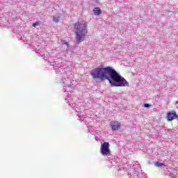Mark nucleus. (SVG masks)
<instances>
[{
	"label": "nucleus",
	"instance_id": "1",
	"mask_svg": "<svg viewBox=\"0 0 178 178\" xmlns=\"http://www.w3.org/2000/svg\"><path fill=\"white\" fill-rule=\"evenodd\" d=\"M90 75L95 80H108L111 87H129V82L112 67L95 68Z\"/></svg>",
	"mask_w": 178,
	"mask_h": 178
},
{
	"label": "nucleus",
	"instance_id": "2",
	"mask_svg": "<svg viewBox=\"0 0 178 178\" xmlns=\"http://www.w3.org/2000/svg\"><path fill=\"white\" fill-rule=\"evenodd\" d=\"M63 83L65 84V86H63L64 92L65 93V95H67L65 98V101L67 104H69V106H71V108H75L74 111L76 112H78V113H80V108L76 107V104L73 103V97H72V82L70 81V79L69 77L65 79V78L63 79Z\"/></svg>",
	"mask_w": 178,
	"mask_h": 178
},
{
	"label": "nucleus",
	"instance_id": "3",
	"mask_svg": "<svg viewBox=\"0 0 178 178\" xmlns=\"http://www.w3.org/2000/svg\"><path fill=\"white\" fill-rule=\"evenodd\" d=\"M87 27H88L87 22H77L74 24L76 42H83L86 40V37H87L88 33Z\"/></svg>",
	"mask_w": 178,
	"mask_h": 178
},
{
	"label": "nucleus",
	"instance_id": "4",
	"mask_svg": "<svg viewBox=\"0 0 178 178\" xmlns=\"http://www.w3.org/2000/svg\"><path fill=\"white\" fill-rule=\"evenodd\" d=\"M100 154L103 155V156H111V149H109V143L104 142L102 144L100 147Z\"/></svg>",
	"mask_w": 178,
	"mask_h": 178
},
{
	"label": "nucleus",
	"instance_id": "5",
	"mask_svg": "<svg viewBox=\"0 0 178 178\" xmlns=\"http://www.w3.org/2000/svg\"><path fill=\"white\" fill-rule=\"evenodd\" d=\"M31 47L33 50L35 51V52H37V54H39L40 56H42L44 60H47V59L49 58V53H48V51H44V50L40 51V46L33 45Z\"/></svg>",
	"mask_w": 178,
	"mask_h": 178
},
{
	"label": "nucleus",
	"instance_id": "6",
	"mask_svg": "<svg viewBox=\"0 0 178 178\" xmlns=\"http://www.w3.org/2000/svg\"><path fill=\"white\" fill-rule=\"evenodd\" d=\"M51 66H54V69L56 73V74H59V73H62V72H63V68H62V67L56 66L55 65H56V61H54V62H51L50 63Z\"/></svg>",
	"mask_w": 178,
	"mask_h": 178
},
{
	"label": "nucleus",
	"instance_id": "7",
	"mask_svg": "<svg viewBox=\"0 0 178 178\" xmlns=\"http://www.w3.org/2000/svg\"><path fill=\"white\" fill-rule=\"evenodd\" d=\"M176 118H177V114H176V112L175 111H171L167 113V120L168 122H172V120H174Z\"/></svg>",
	"mask_w": 178,
	"mask_h": 178
},
{
	"label": "nucleus",
	"instance_id": "8",
	"mask_svg": "<svg viewBox=\"0 0 178 178\" xmlns=\"http://www.w3.org/2000/svg\"><path fill=\"white\" fill-rule=\"evenodd\" d=\"M111 126L112 130H113V131H116L119 130V129H120V122L112 121L111 122Z\"/></svg>",
	"mask_w": 178,
	"mask_h": 178
},
{
	"label": "nucleus",
	"instance_id": "9",
	"mask_svg": "<svg viewBox=\"0 0 178 178\" xmlns=\"http://www.w3.org/2000/svg\"><path fill=\"white\" fill-rule=\"evenodd\" d=\"M167 176H169L170 178H176L178 176V172L176 170L168 171L166 172Z\"/></svg>",
	"mask_w": 178,
	"mask_h": 178
},
{
	"label": "nucleus",
	"instance_id": "10",
	"mask_svg": "<svg viewBox=\"0 0 178 178\" xmlns=\"http://www.w3.org/2000/svg\"><path fill=\"white\" fill-rule=\"evenodd\" d=\"M93 13L95 16H99L101 15V8L96 7L93 9Z\"/></svg>",
	"mask_w": 178,
	"mask_h": 178
},
{
	"label": "nucleus",
	"instance_id": "11",
	"mask_svg": "<svg viewBox=\"0 0 178 178\" xmlns=\"http://www.w3.org/2000/svg\"><path fill=\"white\" fill-rule=\"evenodd\" d=\"M78 119L79 120H81V122H84V120H86V115H84V113L81 112L78 115Z\"/></svg>",
	"mask_w": 178,
	"mask_h": 178
},
{
	"label": "nucleus",
	"instance_id": "12",
	"mask_svg": "<svg viewBox=\"0 0 178 178\" xmlns=\"http://www.w3.org/2000/svg\"><path fill=\"white\" fill-rule=\"evenodd\" d=\"M154 165L156 166V168H162L163 166H165V164L157 161L154 163Z\"/></svg>",
	"mask_w": 178,
	"mask_h": 178
},
{
	"label": "nucleus",
	"instance_id": "13",
	"mask_svg": "<svg viewBox=\"0 0 178 178\" xmlns=\"http://www.w3.org/2000/svg\"><path fill=\"white\" fill-rule=\"evenodd\" d=\"M61 43L63 44V45H66L67 47V50L69 49V42H66L65 40H61Z\"/></svg>",
	"mask_w": 178,
	"mask_h": 178
},
{
	"label": "nucleus",
	"instance_id": "14",
	"mask_svg": "<svg viewBox=\"0 0 178 178\" xmlns=\"http://www.w3.org/2000/svg\"><path fill=\"white\" fill-rule=\"evenodd\" d=\"M54 22H55L56 23H58L59 22V17H54L53 19Z\"/></svg>",
	"mask_w": 178,
	"mask_h": 178
},
{
	"label": "nucleus",
	"instance_id": "15",
	"mask_svg": "<svg viewBox=\"0 0 178 178\" xmlns=\"http://www.w3.org/2000/svg\"><path fill=\"white\" fill-rule=\"evenodd\" d=\"M111 163L112 166H116V165H118V163L116 162H115V161H113V160L111 161Z\"/></svg>",
	"mask_w": 178,
	"mask_h": 178
},
{
	"label": "nucleus",
	"instance_id": "16",
	"mask_svg": "<svg viewBox=\"0 0 178 178\" xmlns=\"http://www.w3.org/2000/svg\"><path fill=\"white\" fill-rule=\"evenodd\" d=\"M37 26H40V22H36L34 24H33V27H37Z\"/></svg>",
	"mask_w": 178,
	"mask_h": 178
},
{
	"label": "nucleus",
	"instance_id": "17",
	"mask_svg": "<svg viewBox=\"0 0 178 178\" xmlns=\"http://www.w3.org/2000/svg\"><path fill=\"white\" fill-rule=\"evenodd\" d=\"M20 40L21 41H24V42H26V38H24V36H21Z\"/></svg>",
	"mask_w": 178,
	"mask_h": 178
},
{
	"label": "nucleus",
	"instance_id": "18",
	"mask_svg": "<svg viewBox=\"0 0 178 178\" xmlns=\"http://www.w3.org/2000/svg\"><path fill=\"white\" fill-rule=\"evenodd\" d=\"M149 106H151V105L149 104H144V107H145V108H149Z\"/></svg>",
	"mask_w": 178,
	"mask_h": 178
},
{
	"label": "nucleus",
	"instance_id": "19",
	"mask_svg": "<svg viewBox=\"0 0 178 178\" xmlns=\"http://www.w3.org/2000/svg\"><path fill=\"white\" fill-rule=\"evenodd\" d=\"M26 44H30V43L29 42V40H26Z\"/></svg>",
	"mask_w": 178,
	"mask_h": 178
},
{
	"label": "nucleus",
	"instance_id": "20",
	"mask_svg": "<svg viewBox=\"0 0 178 178\" xmlns=\"http://www.w3.org/2000/svg\"><path fill=\"white\" fill-rule=\"evenodd\" d=\"M95 139H96V140H98L97 137H95Z\"/></svg>",
	"mask_w": 178,
	"mask_h": 178
}]
</instances>
